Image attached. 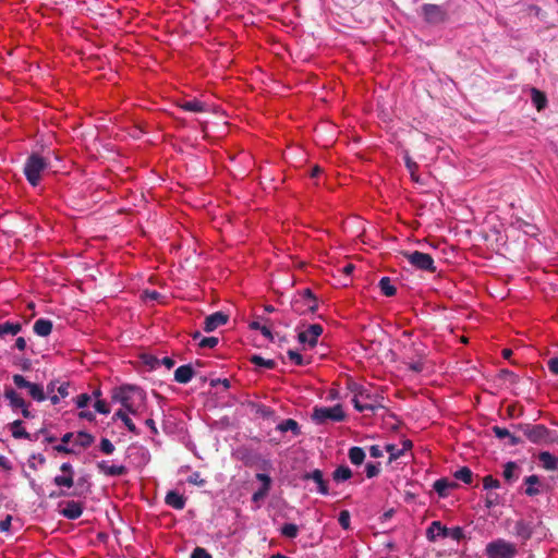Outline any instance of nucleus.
Wrapping results in <instances>:
<instances>
[{
	"instance_id": "1",
	"label": "nucleus",
	"mask_w": 558,
	"mask_h": 558,
	"mask_svg": "<svg viewBox=\"0 0 558 558\" xmlns=\"http://www.w3.org/2000/svg\"><path fill=\"white\" fill-rule=\"evenodd\" d=\"M112 399L114 401L120 402L128 412L134 414L135 413L134 401L135 400H138L140 402L145 401L146 393L138 386L122 385L121 387L114 389Z\"/></svg>"
},
{
	"instance_id": "2",
	"label": "nucleus",
	"mask_w": 558,
	"mask_h": 558,
	"mask_svg": "<svg viewBox=\"0 0 558 558\" xmlns=\"http://www.w3.org/2000/svg\"><path fill=\"white\" fill-rule=\"evenodd\" d=\"M49 160L39 154H32L27 157L24 165V174L32 186H37L41 180L43 173L48 169Z\"/></svg>"
},
{
	"instance_id": "3",
	"label": "nucleus",
	"mask_w": 558,
	"mask_h": 558,
	"mask_svg": "<svg viewBox=\"0 0 558 558\" xmlns=\"http://www.w3.org/2000/svg\"><path fill=\"white\" fill-rule=\"evenodd\" d=\"M517 429L521 430L523 435L533 444H550L554 441L551 438V430L545 425H531V424H519L515 426Z\"/></svg>"
},
{
	"instance_id": "4",
	"label": "nucleus",
	"mask_w": 558,
	"mask_h": 558,
	"mask_svg": "<svg viewBox=\"0 0 558 558\" xmlns=\"http://www.w3.org/2000/svg\"><path fill=\"white\" fill-rule=\"evenodd\" d=\"M517 554L515 545L504 538L488 543L485 548L487 558H514Z\"/></svg>"
},
{
	"instance_id": "5",
	"label": "nucleus",
	"mask_w": 558,
	"mask_h": 558,
	"mask_svg": "<svg viewBox=\"0 0 558 558\" xmlns=\"http://www.w3.org/2000/svg\"><path fill=\"white\" fill-rule=\"evenodd\" d=\"M438 536L444 538L450 537L454 541H460L464 537V533L460 526L448 529L439 521H433L426 531V537L428 541L435 542Z\"/></svg>"
},
{
	"instance_id": "6",
	"label": "nucleus",
	"mask_w": 558,
	"mask_h": 558,
	"mask_svg": "<svg viewBox=\"0 0 558 558\" xmlns=\"http://www.w3.org/2000/svg\"><path fill=\"white\" fill-rule=\"evenodd\" d=\"M401 254L415 269L436 272L434 259L429 254L420 251L402 252Z\"/></svg>"
},
{
	"instance_id": "7",
	"label": "nucleus",
	"mask_w": 558,
	"mask_h": 558,
	"mask_svg": "<svg viewBox=\"0 0 558 558\" xmlns=\"http://www.w3.org/2000/svg\"><path fill=\"white\" fill-rule=\"evenodd\" d=\"M312 418L317 424H324L328 420L333 422H342L345 418V413L340 404L333 407H315L313 410Z\"/></svg>"
},
{
	"instance_id": "8",
	"label": "nucleus",
	"mask_w": 558,
	"mask_h": 558,
	"mask_svg": "<svg viewBox=\"0 0 558 558\" xmlns=\"http://www.w3.org/2000/svg\"><path fill=\"white\" fill-rule=\"evenodd\" d=\"M317 307V300L311 289H304L300 298L292 302V310L299 315L314 313Z\"/></svg>"
},
{
	"instance_id": "9",
	"label": "nucleus",
	"mask_w": 558,
	"mask_h": 558,
	"mask_svg": "<svg viewBox=\"0 0 558 558\" xmlns=\"http://www.w3.org/2000/svg\"><path fill=\"white\" fill-rule=\"evenodd\" d=\"M14 385L20 389H27L29 397L37 401L43 402L47 399L44 388L39 384L28 381L24 376L15 374L12 376Z\"/></svg>"
},
{
	"instance_id": "10",
	"label": "nucleus",
	"mask_w": 558,
	"mask_h": 558,
	"mask_svg": "<svg viewBox=\"0 0 558 558\" xmlns=\"http://www.w3.org/2000/svg\"><path fill=\"white\" fill-rule=\"evenodd\" d=\"M424 20L430 24L444 23L447 17V10L438 4L426 3L422 7Z\"/></svg>"
},
{
	"instance_id": "11",
	"label": "nucleus",
	"mask_w": 558,
	"mask_h": 558,
	"mask_svg": "<svg viewBox=\"0 0 558 558\" xmlns=\"http://www.w3.org/2000/svg\"><path fill=\"white\" fill-rule=\"evenodd\" d=\"M62 475H57L53 478V484L58 487L71 488L74 485V469L71 463L64 462L60 465Z\"/></svg>"
},
{
	"instance_id": "12",
	"label": "nucleus",
	"mask_w": 558,
	"mask_h": 558,
	"mask_svg": "<svg viewBox=\"0 0 558 558\" xmlns=\"http://www.w3.org/2000/svg\"><path fill=\"white\" fill-rule=\"evenodd\" d=\"M323 333V326L319 324H313L307 327L306 330L301 331L298 339L301 343H307L311 348H314L319 336Z\"/></svg>"
},
{
	"instance_id": "13",
	"label": "nucleus",
	"mask_w": 558,
	"mask_h": 558,
	"mask_svg": "<svg viewBox=\"0 0 558 558\" xmlns=\"http://www.w3.org/2000/svg\"><path fill=\"white\" fill-rule=\"evenodd\" d=\"M303 481H313L316 484V492L322 495L329 494L328 482L324 478V473L319 469L306 472L302 475Z\"/></svg>"
},
{
	"instance_id": "14",
	"label": "nucleus",
	"mask_w": 558,
	"mask_h": 558,
	"mask_svg": "<svg viewBox=\"0 0 558 558\" xmlns=\"http://www.w3.org/2000/svg\"><path fill=\"white\" fill-rule=\"evenodd\" d=\"M412 347L415 349L416 359L408 356L409 361L404 362V363H405L408 369H410L411 372L421 373L423 371V366H424L423 360L425 356L423 344L412 341Z\"/></svg>"
},
{
	"instance_id": "15",
	"label": "nucleus",
	"mask_w": 558,
	"mask_h": 558,
	"mask_svg": "<svg viewBox=\"0 0 558 558\" xmlns=\"http://www.w3.org/2000/svg\"><path fill=\"white\" fill-rule=\"evenodd\" d=\"M229 315L223 312H215L208 315L204 322V330L206 332H211L216 330L218 327L223 326L228 323Z\"/></svg>"
},
{
	"instance_id": "16",
	"label": "nucleus",
	"mask_w": 558,
	"mask_h": 558,
	"mask_svg": "<svg viewBox=\"0 0 558 558\" xmlns=\"http://www.w3.org/2000/svg\"><path fill=\"white\" fill-rule=\"evenodd\" d=\"M533 522L526 520H518L514 524V534L522 541H527L533 535Z\"/></svg>"
},
{
	"instance_id": "17",
	"label": "nucleus",
	"mask_w": 558,
	"mask_h": 558,
	"mask_svg": "<svg viewBox=\"0 0 558 558\" xmlns=\"http://www.w3.org/2000/svg\"><path fill=\"white\" fill-rule=\"evenodd\" d=\"M97 469L107 476H122L128 473V469L124 465H109L107 461L98 462Z\"/></svg>"
},
{
	"instance_id": "18",
	"label": "nucleus",
	"mask_w": 558,
	"mask_h": 558,
	"mask_svg": "<svg viewBox=\"0 0 558 558\" xmlns=\"http://www.w3.org/2000/svg\"><path fill=\"white\" fill-rule=\"evenodd\" d=\"M60 513L69 520H76L83 513V506L81 502L70 500L65 504V507L60 511Z\"/></svg>"
},
{
	"instance_id": "19",
	"label": "nucleus",
	"mask_w": 558,
	"mask_h": 558,
	"mask_svg": "<svg viewBox=\"0 0 558 558\" xmlns=\"http://www.w3.org/2000/svg\"><path fill=\"white\" fill-rule=\"evenodd\" d=\"M165 502L175 510H182L185 507L186 498L175 490H169L165 497Z\"/></svg>"
},
{
	"instance_id": "20",
	"label": "nucleus",
	"mask_w": 558,
	"mask_h": 558,
	"mask_svg": "<svg viewBox=\"0 0 558 558\" xmlns=\"http://www.w3.org/2000/svg\"><path fill=\"white\" fill-rule=\"evenodd\" d=\"M194 376V369L190 364L181 365L174 371V380L179 384H187Z\"/></svg>"
},
{
	"instance_id": "21",
	"label": "nucleus",
	"mask_w": 558,
	"mask_h": 558,
	"mask_svg": "<svg viewBox=\"0 0 558 558\" xmlns=\"http://www.w3.org/2000/svg\"><path fill=\"white\" fill-rule=\"evenodd\" d=\"M4 398L9 400L10 407L15 409H22L27 402L11 387H5Z\"/></svg>"
},
{
	"instance_id": "22",
	"label": "nucleus",
	"mask_w": 558,
	"mask_h": 558,
	"mask_svg": "<svg viewBox=\"0 0 558 558\" xmlns=\"http://www.w3.org/2000/svg\"><path fill=\"white\" fill-rule=\"evenodd\" d=\"M457 483L449 481L446 477L435 481L433 487L439 497H447L450 489L456 488Z\"/></svg>"
},
{
	"instance_id": "23",
	"label": "nucleus",
	"mask_w": 558,
	"mask_h": 558,
	"mask_svg": "<svg viewBox=\"0 0 558 558\" xmlns=\"http://www.w3.org/2000/svg\"><path fill=\"white\" fill-rule=\"evenodd\" d=\"M52 322L46 318H39L34 323L33 330L37 336L47 337L52 331Z\"/></svg>"
},
{
	"instance_id": "24",
	"label": "nucleus",
	"mask_w": 558,
	"mask_h": 558,
	"mask_svg": "<svg viewBox=\"0 0 558 558\" xmlns=\"http://www.w3.org/2000/svg\"><path fill=\"white\" fill-rule=\"evenodd\" d=\"M403 160H404V163H405V167L411 175V179L416 182V183H422L421 181V178L418 175V165L416 163V161H414L412 159V157L410 156L409 151H404L403 153Z\"/></svg>"
},
{
	"instance_id": "25",
	"label": "nucleus",
	"mask_w": 558,
	"mask_h": 558,
	"mask_svg": "<svg viewBox=\"0 0 558 558\" xmlns=\"http://www.w3.org/2000/svg\"><path fill=\"white\" fill-rule=\"evenodd\" d=\"M538 460L542 466L547 471H555L558 469V460L549 451H542L538 454Z\"/></svg>"
},
{
	"instance_id": "26",
	"label": "nucleus",
	"mask_w": 558,
	"mask_h": 558,
	"mask_svg": "<svg viewBox=\"0 0 558 558\" xmlns=\"http://www.w3.org/2000/svg\"><path fill=\"white\" fill-rule=\"evenodd\" d=\"M277 429L281 433L292 432L294 436H299L301 434L300 425L293 418L283 420L278 424Z\"/></svg>"
},
{
	"instance_id": "27",
	"label": "nucleus",
	"mask_w": 558,
	"mask_h": 558,
	"mask_svg": "<svg viewBox=\"0 0 558 558\" xmlns=\"http://www.w3.org/2000/svg\"><path fill=\"white\" fill-rule=\"evenodd\" d=\"M22 330V324L4 322L0 324V338L7 335L15 336Z\"/></svg>"
},
{
	"instance_id": "28",
	"label": "nucleus",
	"mask_w": 558,
	"mask_h": 558,
	"mask_svg": "<svg viewBox=\"0 0 558 558\" xmlns=\"http://www.w3.org/2000/svg\"><path fill=\"white\" fill-rule=\"evenodd\" d=\"M22 424L23 422L21 420H16L14 422H12L10 424V429L12 432V436L15 438V439H20V438H24V439H28V440H32V435L29 433H27L23 427H22Z\"/></svg>"
},
{
	"instance_id": "29",
	"label": "nucleus",
	"mask_w": 558,
	"mask_h": 558,
	"mask_svg": "<svg viewBox=\"0 0 558 558\" xmlns=\"http://www.w3.org/2000/svg\"><path fill=\"white\" fill-rule=\"evenodd\" d=\"M348 456L351 463L354 465H361L365 459V452L361 447H351Z\"/></svg>"
},
{
	"instance_id": "30",
	"label": "nucleus",
	"mask_w": 558,
	"mask_h": 558,
	"mask_svg": "<svg viewBox=\"0 0 558 558\" xmlns=\"http://www.w3.org/2000/svg\"><path fill=\"white\" fill-rule=\"evenodd\" d=\"M180 108L183 109L184 111H190V112H204L205 111V105L197 99L183 101L182 104H180Z\"/></svg>"
},
{
	"instance_id": "31",
	"label": "nucleus",
	"mask_w": 558,
	"mask_h": 558,
	"mask_svg": "<svg viewBox=\"0 0 558 558\" xmlns=\"http://www.w3.org/2000/svg\"><path fill=\"white\" fill-rule=\"evenodd\" d=\"M113 418H120L124 423V425L129 429V432H131L135 435L140 434L135 424L132 422V420L128 416V414L123 410H118L114 413Z\"/></svg>"
},
{
	"instance_id": "32",
	"label": "nucleus",
	"mask_w": 558,
	"mask_h": 558,
	"mask_svg": "<svg viewBox=\"0 0 558 558\" xmlns=\"http://www.w3.org/2000/svg\"><path fill=\"white\" fill-rule=\"evenodd\" d=\"M381 293L385 296H393L397 293L396 287L392 284L389 277H383L378 283Z\"/></svg>"
},
{
	"instance_id": "33",
	"label": "nucleus",
	"mask_w": 558,
	"mask_h": 558,
	"mask_svg": "<svg viewBox=\"0 0 558 558\" xmlns=\"http://www.w3.org/2000/svg\"><path fill=\"white\" fill-rule=\"evenodd\" d=\"M532 102L535 108L541 111L546 107L547 98L543 92L536 88H532Z\"/></svg>"
},
{
	"instance_id": "34",
	"label": "nucleus",
	"mask_w": 558,
	"mask_h": 558,
	"mask_svg": "<svg viewBox=\"0 0 558 558\" xmlns=\"http://www.w3.org/2000/svg\"><path fill=\"white\" fill-rule=\"evenodd\" d=\"M524 482L527 485L525 489V494L527 496H535L539 493V489L536 487V485L539 484V478L537 475H530L525 477Z\"/></svg>"
},
{
	"instance_id": "35",
	"label": "nucleus",
	"mask_w": 558,
	"mask_h": 558,
	"mask_svg": "<svg viewBox=\"0 0 558 558\" xmlns=\"http://www.w3.org/2000/svg\"><path fill=\"white\" fill-rule=\"evenodd\" d=\"M332 477L336 482L347 481L352 477V471L347 465H340L333 471Z\"/></svg>"
},
{
	"instance_id": "36",
	"label": "nucleus",
	"mask_w": 558,
	"mask_h": 558,
	"mask_svg": "<svg viewBox=\"0 0 558 558\" xmlns=\"http://www.w3.org/2000/svg\"><path fill=\"white\" fill-rule=\"evenodd\" d=\"M453 476H454V478H457L465 484H471L472 480H473V472L471 471L470 468L463 466V468L457 470L454 472Z\"/></svg>"
},
{
	"instance_id": "37",
	"label": "nucleus",
	"mask_w": 558,
	"mask_h": 558,
	"mask_svg": "<svg viewBox=\"0 0 558 558\" xmlns=\"http://www.w3.org/2000/svg\"><path fill=\"white\" fill-rule=\"evenodd\" d=\"M72 437H73V433L64 434L61 438L62 444L56 445L53 447V450H56L57 452H60V453H65V454L72 453L73 450L66 446V444L72 439Z\"/></svg>"
},
{
	"instance_id": "38",
	"label": "nucleus",
	"mask_w": 558,
	"mask_h": 558,
	"mask_svg": "<svg viewBox=\"0 0 558 558\" xmlns=\"http://www.w3.org/2000/svg\"><path fill=\"white\" fill-rule=\"evenodd\" d=\"M95 441V437L87 432H78L76 435V444L83 448L89 447Z\"/></svg>"
},
{
	"instance_id": "39",
	"label": "nucleus",
	"mask_w": 558,
	"mask_h": 558,
	"mask_svg": "<svg viewBox=\"0 0 558 558\" xmlns=\"http://www.w3.org/2000/svg\"><path fill=\"white\" fill-rule=\"evenodd\" d=\"M251 363L257 366H263L268 369H274L276 367V362L274 360H266L260 355H252L250 357Z\"/></svg>"
},
{
	"instance_id": "40",
	"label": "nucleus",
	"mask_w": 558,
	"mask_h": 558,
	"mask_svg": "<svg viewBox=\"0 0 558 558\" xmlns=\"http://www.w3.org/2000/svg\"><path fill=\"white\" fill-rule=\"evenodd\" d=\"M280 532L287 538H295L299 534V526L294 523H286L281 526Z\"/></svg>"
},
{
	"instance_id": "41",
	"label": "nucleus",
	"mask_w": 558,
	"mask_h": 558,
	"mask_svg": "<svg viewBox=\"0 0 558 558\" xmlns=\"http://www.w3.org/2000/svg\"><path fill=\"white\" fill-rule=\"evenodd\" d=\"M349 389L354 393V396H357V398L361 397L365 400H371V395L363 386L352 381L349 384Z\"/></svg>"
},
{
	"instance_id": "42",
	"label": "nucleus",
	"mask_w": 558,
	"mask_h": 558,
	"mask_svg": "<svg viewBox=\"0 0 558 558\" xmlns=\"http://www.w3.org/2000/svg\"><path fill=\"white\" fill-rule=\"evenodd\" d=\"M352 403L354 405V409L359 412H364V411H375L378 405H375L374 403H371V402H365V403H362L360 401V399L357 398V396H354L353 399H352Z\"/></svg>"
},
{
	"instance_id": "43",
	"label": "nucleus",
	"mask_w": 558,
	"mask_h": 558,
	"mask_svg": "<svg viewBox=\"0 0 558 558\" xmlns=\"http://www.w3.org/2000/svg\"><path fill=\"white\" fill-rule=\"evenodd\" d=\"M498 377L502 380L509 381L511 385H517L519 383V376L507 368L500 369Z\"/></svg>"
},
{
	"instance_id": "44",
	"label": "nucleus",
	"mask_w": 558,
	"mask_h": 558,
	"mask_svg": "<svg viewBox=\"0 0 558 558\" xmlns=\"http://www.w3.org/2000/svg\"><path fill=\"white\" fill-rule=\"evenodd\" d=\"M517 468H518L517 463L513 462V461H509V462H507L505 464V469H504L502 475H504L506 481L510 482V481L515 478L514 471H515Z\"/></svg>"
},
{
	"instance_id": "45",
	"label": "nucleus",
	"mask_w": 558,
	"mask_h": 558,
	"mask_svg": "<svg viewBox=\"0 0 558 558\" xmlns=\"http://www.w3.org/2000/svg\"><path fill=\"white\" fill-rule=\"evenodd\" d=\"M385 449L389 453V463L399 459L403 454V450H400L396 445L392 444H388Z\"/></svg>"
},
{
	"instance_id": "46",
	"label": "nucleus",
	"mask_w": 558,
	"mask_h": 558,
	"mask_svg": "<svg viewBox=\"0 0 558 558\" xmlns=\"http://www.w3.org/2000/svg\"><path fill=\"white\" fill-rule=\"evenodd\" d=\"M142 360L145 365L149 366L150 369H156L160 366V359L151 354H143Z\"/></svg>"
},
{
	"instance_id": "47",
	"label": "nucleus",
	"mask_w": 558,
	"mask_h": 558,
	"mask_svg": "<svg viewBox=\"0 0 558 558\" xmlns=\"http://www.w3.org/2000/svg\"><path fill=\"white\" fill-rule=\"evenodd\" d=\"M365 473L368 478H373L380 473V463L368 462L365 465Z\"/></svg>"
},
{
	"instance_id": "48",
	"label": "nucleus",
	"mask_w": 558,
	"mask_h": 558,
	"mask_svg": "<svg viewBox=\"0 0 558 558\" xmlns=\"http://www.w3.org/2000/svg\"><path fill=\"white\" fill-rule=\"evenodd\" d=\"M187 483L196 485L198 487H203L206 484V480L202 477L199 472H193L187 477Z\"/></svg>"
},
{
	"instance_id": "49",
	"label": "nucleus",
	"mask_w": 558,
	"mask_h": 558,
	"mask_svg": "<svg viewBox=\"0 0 558 558\" xmlns=\"http://www.w3.org/2000/svg\"><path fill=\"white\" fill-rule=\"evenodd\" d=\"M500 486V483L497 478H494L492 475H486L483 478V487L485 489H493L498 488Z\"/></svg>"
},
{
	"instance_id": "50",
	"label": "nucleus",
	"mask_w": 558,
	"mask_h": 558,
	"mask_svg": "<svg viewBox=\"0 0 558 558\" xmlns=\"http://www.w3.org/2000/svg\"><path fill=\"white\" fill-rule=\"evenodd\" d=\"M288 356L295 365L302 366L307 364V362L304 361L303 356L294 350H289Z\"/></svg>"
},
{
	"instance_id": "51",
	"label": "nucleus",
	"mask_w": 558,
	"mask_h": 558,
	"mask_svg": "<svg viewBox=\"0 0 558 558\" xmlns=\"http://www.w3.org/2000/svg\"><path fill=\"white\" fill-rule=\"evenodd\" d=\"M338 522L344 530H348L350 527V512L342 510L339 513Z\"/></svg>"
},
{
	"instance_id": "52",
	"label": "nucleus",
	"mask_w": 558,
	"mask_h": 558,
	"mask_svg": "<svg viewBox=\"0 0 558 558\" xmlns=\"http://www.w3.org/2000/svg\"><path fill=\"white\" fill-rule=\"evenodd\" d=\"M218 341L219 340L217 337H205L199 341L198 345L201 348H210L211 349L218 344Z\"/></svg>"
},
{
	"instance_id": "53",
	"label": "nucleus",
	"mask_w": 558,
	"mask_h": 558,
	"mask_svg": "<svg viewBox=\"0 0 558 558\" xmlns=\"http://www.w3.org/2000/svg\"><path fill=\"white\" fill-rule=\"evenodd\" d=\"M100 450L106 454H111L114 451V446L108 438H102L100 440Z\"/></svg>"
},
{
	"instance_id": "54",
	"label": "nucleus",
	"mask_w": 558,
	"mask_h": 558,
	"mask_svg": "<svg viewBox=\"0 0 558 558\" xmlns=\"http://www.w3.org/2000/svg\"><path fill=\"white\" fill-rule=\"evenodd\" d=\"M492 430L495 434V436L499 439L508 438L509 436H511V433L507 428L497 425L493 426Z\"/></svg>"
},
{
	"instance_id": "55",
	"label": "nucleus",
	"mask_w": 558,
	"mask_h": 558,
	"mask_svg": "<svg viewBox=\"0 0 558 558\" xmlns=\"http://www.w3.org/2000/svg\"><path fill=\"white\" fill-rule=\"evenodd\" d=\"M95 410L100 414H108L110 412V408L108 407L105 400H97L94 404Z\"/></svg>"
},
{
	"instance_id": "56",
	"label": "nucleus",
	"mask_w": 558,
	"mask_h": 558,
	"mask_svg": "<svg viewBox=\"0 0 558 558\" xmlns=\"http://www.w3.org/2000/svg\"><path fill=\"white\" fill-rule=\"evenodd\" d=\"M191 558H213L211 555L203 547H195Z\"/></svg>"
},
{
	"instance_id": "57",
	"label": "nucleus",
	"mask_w": 558,
	"mask_h": 558,
	"mask_svg": "<svg viewBox=\"0 0 558 558\" xmlns=\"http://www.w3.org/2000/svg\"><path fill=\"white\" fill-rule=\"evenodd\" d=\"M269 490L270 488L260 487L257 492L253 494L252 501L258 502L259 500H263L267 496Z\"/></svg>"
},
{
	"instance_id": "58",
	"label": "nucleus",
	"mask_w": 558,
	"mask_h": 558,
	"mask_svg": "<svg viewBox=\"0 0 558 558\" xmlns=\"http://www.w3.org/2000/svg\"><path fill=\"white\" fill-rule=\"evenodd\" d=\"M89 401L90 396L88 393H81L77 396L75 403L78 409H83L88 404Z\"/></svg>"
},
{
	"instance_id": "59",
	"label": "nucleus",
	"mask_w": 558,
	"mask_h": 558,
	"mask_svg": "<svg viewBox=\"0 0 558 558\" xmlns=\"http://www.w3.org/2000/svg\"><path fill=\"white\" fill-rule=\"evenodd\" d=\"M256 478L262 482V484H263L262 487H267V488L271 487V478L269 475H267L265 473H257Z\"/></svg>"
},
{
	"instance_id": "60",
	"label": "nucleus",
	"mask_w": 558,
	"mask_h": 558,
	"mask_svg": "<svg viewBox=\"0 0 558 558\" xmlns=\"http://www.w3.org/2000/svg\"><path fill=\"white\" fill-rule=\"evenodd\" d=\"M12 515L8 514L3 520L0 521V531L8 532L11 527Z\"/></svg>"
},
{
	"instance_id": "61",
	"label": "nucleus",
	"mask_w": 558,
	"mask_h": 558,
	"mask_svg": "<svg viewBox=\"0 0 558 558\" xmlns=\"http://www.w3.org/2000/svg\"><path fill=\"white\" fill-rule=\"evenodd\" d=\"M69 383H62L58 385L57 392L61 398H65L69 396Z\"/></svg>"
},
{
	"instance_id": "62",
	"label": "nucleus",
	"mask_w": 558,
	"mask_h": 558,
	"mask_svg": "<svg viewBox=\"0 0 558 558\" xmlns=\"http://www.w3.org/2000/svg\"><path fill=\"white\" fill-rule=\"evenodd\" d=\"M547 366L553 374L558 375V357L549 359Z\"/></svg>"
},
{
	"instance_id": "63",
	"label": "nucleus",
	"mask_w": 558,
	"mask_h": 558,
	"mask_svg": "<svg viewBox=\"0 0 558 558\" xmlns=\"http://www.w3.org/2000/svg\"><path fill=\"white\" fill-rule=\"evenodd\" d=\"M218 385L223 386L226 389L230 388V381L227 378H223V379L217 378V379H211L210 380V386L211 387H216Z\"/></svg>"
},
{
	"instance_id": "64",
	"label": "nucleus",
	"mask_w": 558,
	"mask_h": 558,
	"mask_svg": "<svg viewBox=\"0 0 558 558\" xmlns=\"http://www.w3.org/2000/svg\"><path fill=\"white\" fill-rule=\"evenodd\" d=\"M383 454V450L378 445H373L369 447V456L372 458H380Z\"/></svg>"
}]
</instances>
